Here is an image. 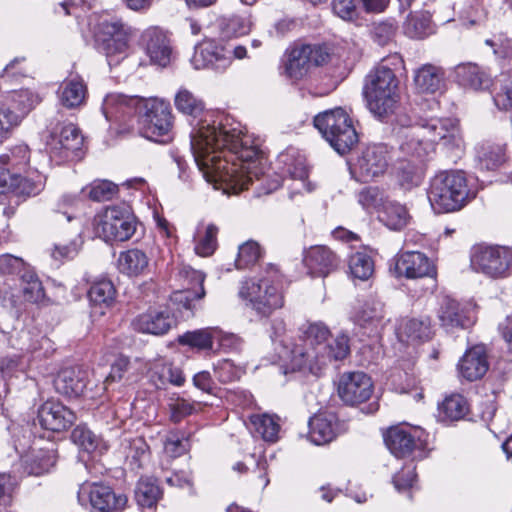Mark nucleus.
Segmentation results:
<instances>
[{
  "label": "nucleus",
  "mask_w": 512,
  "mask_h": 512,
  "mask_svg": "<svg viewBox=\"0 0 512 512\" xmlns=\"http://www.w3.org/2000/svg\"><path fill=\"white\" fill-rule=\"evenodd\" d=\"M191 151L203 178L237 194L264 173V153L259 141L232 126L210 124L206 119L191 123Z\"/></svg>",
  "instance_id": "f257e3e1"
},
{
  "label": "nucleus",
  "mask_w": 512,
  "mask_h": 512,
  "mask_svg": "<svg viewBox=\"0 0 512 512\" xmlns=\"http://www.w3.org/2000/svg\"><path fill=\"white\" fill-rule=\"evenodd\" d=\"M363 95L367 109L377 120L400 127L412 122L402 112L400 81L386 65L380 64L366 76Z\"/></svg>",
  "instance_id": "f03ea898"
},
{
  "label": "nucleus",
  "mask_w": 512,
  "mask_h": 512,
  "mask_svg": "<svg viewBox=\"0 0 512 512\" xmlns=\"http://www.w3.org/2000/svg\"><path fill=\"white\" fill-rule=\"evenodd\" d=\"M473 197L462 171H442L436 174L428 191L430 204L437 213L459 210Z\"/></svg>",
  "instance_id": "7ed1b4c3"
},
{
  "label": "nucleus",
  "mask_w": 512,
  "mask_h": 512,
  "mask_svg": "<svg viewBox=\"0 0 512 512\" xmlns=\"http://www.w3.org/2000/svg\"><path fill=\"white\" fill-rule=\"evenodd\" d=\"M314 126L340 155L350 152L358 143V134L352 119L340 107L316 115Z\"/></svg>",
  "instance_id": "20e7f679"
},
{
  "label": "nucleus",
  "mask_w": 512,
  "mask_h": 512,
  "mask_svg": "<svg viewBox=\"0 0 512 512\" xmlns=\"http://www.w3.org/2000/svg\"><path fill=\"white\" fill-rule=\"evenodd\" d=\"M330 334L329 329L323 323H310L303 330V339L300 344H295L290 350V362L293 369H308L312 373H316L326 365L325 355L322 353L326 350L325 341Z\"/></svg>",
  "instance_id": "39448f33"
},
{
  "label": "nucleus",
  "mask_w": 512,
  "mask_h": 512,
  "mask_svg": "<svg viewBox=\"0 0 512 512\" xmlns=\"http://www.w3.org/2000/svg\"><path fill=\"white\" fill-rule=\"evenodd\" d=\"M139 109L140 134L157 143L172 140L173 116L170 105L159 99H141Z\"/></svg>",
  "instance_id": "423d86ee"
},
{
  "label": "nucleus",
  "mask_w": 512,
  "mask_h": 512,
  "mask_svg": "<svg viewBox=\"0 0 512 512\" xmlns=\"http://www.w3.org/2000/svg\"><path fill=\"white\" fill-rule=\"evenodd\" d=\"M239 296L247 300L252 308L262 315H269L273 310L283 306L282 293L269 276L244 281Z\"/></svg>",
  "instance_id": "0eeeda50"
},
{
  "label": "nucleus",
  "mask_w": 512,
  "mask_h": 512,
  "mask_svg": "<svg viewBox=\"0 0 512 512\" xmlns=\"http://www.w3.org/2000/svg\"><path fill=\"white\" fill-rule=\"evenodd\" d=\"M82 145L83 136L72 123H57L46 139L50 158L58 164L79 158Z\"/></svg>",
  "instance_id": "6e6552de"
},
{
  "label": "nucleus",
  "mask_w": 512,
  "mask_h": 512,
  "mask_svg": "<svg viewBox=\"0 0 512 512\" xmlns=\"http://www.w3.org/2000/svg\"><path fill=\"white\" fill-rule=\"evenodd\" d=\"M471 267L489 278H505L512 269V248L499 245L478 246L471 255Z\"/></svg>",
  "instance_id": "1a4fd4ad"
},
{
  "label": "nucleus",
  "mask_w": 512,
  "mask_h": 512,
  "mask_svg": "<svg viewBox=\"0 0 512 512\" xmlns=\"http://www.w3.org/2000/svg\"><path fill=\"white\" fill-rule=\"evenodd\" d=\"M100 52L110 66L117 65L127 56L129 27L119 20L103 21L95 35Z\"/></svg>",
  "instance_id": "9d476101"
},
{
  "label": "nucleus",
  "mask_w": 512,
  "mask_h": 512,
  "mask_svg": "<svg viewBox=\"0 0 512 512\" xmlns=\"http://www.w3.org/2000/svg\"><path fill=\"white\" fill-rule=\"evenodd\" d=\"M96 229L105 241H127L135 233L136 222L128 206H110L100 216Z\"/></svg>",
  "instance_id": "9b49d317"
},
{
  "label": "nucleus",
  "mask_w": 512,
  "mask_h": 512,
  "mask_svg": "<svg viewBox=\"0 0 512 512\" xmlns=\"http://www.w3.org/2000/svg\"><path fill=\"white\" fill-rule=\"evenodd\" d=\"M424 134L434 146L454 153L456 156L463 150L464 142L458 123L452 118H430L423 123Z\"/></svg>",
  "instance_id": "f8f14e48"
},
{
  "label": "nucleus",
  "mask_w": 512,
  "mask_h": 512,
  "mask_svg": "<svg viewBox=\"0 0 512 512\" xmlns=\"http://www.w3.org/2000/svg\"><path fill=\"white\" fill-rule=\"evenodd\" d=\"M391 151L385 144H372L364 148L351 172L360 182L372 181L386 172Z\"/></svg>",
  "instance_id": "ddd939ff"
},
{
  "label": "nucleus",
  "mask_w": 512,
  "mask_h": 512,
  "mask_svg": "<svg viewBox=\"0 0 512 512\" xmlns=\"http://www.w3.org/2000/svg\"><path fill=\"white\" fill-rule=\"evenodd\" d=\"M176 279L181 289L173 293V301L186 310L193 311L196 308L195 302L203 299L206 294L203 286L205 274L189 265H181L178 267Z\"/></svg>",
  "instance_id": "4468645a"
},
{
  "label": "nucleus",
  "mask_w": 512,
  "mask_h": 512,
  "mask_svg": "<svg viewBox=\"0 0 512 512\" xmlns=\"http://www.w3.org/2000/svg\"><path fill=\"white\" fill-rule=\"evenodd\" d=\"M78 499L80 502L88 500L92 512H119L128 501L124 494H116L110 486L99 483L81 486Z\"/></svg>",
  "instance_id": "2eb2a0df"
},
{
  "label": "nucleus",
  "mask_w": 512,
  "mask_h": 512,
  "mask_svg": "<svg viewBox=\"0 0 512 512\" xmlns=\"http://www.w3.org/2000/svg\"><path fill=\"white\" fill-rule=\"evenodd\" d=\"M232 61V51L212 39L204 40L195 47L191 63L195 69L224 71Z\"/></svg>",
  "instance_id": "dca6fc26"
},
{
  "label": "nucleus",
  "mask_w": 512,
  "mask_h": 512,
  "mask_svg": "<svg viewBox=\"0 0 512 512\" xmlns=\"http://www.w3.org/2000/svg\"><path fill=\"white\" fill-rule=\"evenodd\" d=\"M391 271L395 277L407 279L434 278L437 274L433 262L419 251H405L397 255Z\"/></svg>",
  "instance_id": "f3484780"
},
{
  "label": "nucleus",
  "mask_w": 512,
  "mask_h": 512,
  "mask_svg": "<svg viewBox=\"0 0 512 512\" xmlns=\"http://www.w3.org/2000/svg\"><path fill=\"white\" fill-rule=\"evenodd\" d=\"M373 392L371 378L364 372L343 373L338 381V395L348 405L365 402Z\"/></svg>",
  "instance_id": "a211bd4d"
},
{
  "label": "nucleus",
  "mask_w": 512,
  "mask_h": 512,
  "mask_svg": "<svg viewBox=\"0 0 512 512\" xmlns=\"http://www.w3.org/2000/svg\"><path fill=\"white\" fill-rule=\"evenodd\" d=\"M422 433L419 429L409 427H391L384 435V441L394 456L404 458L423 448Z\"/></svg>",
  "instance_id": "6ab92c4d"
},
{
  "label": "nucleus",
  "mask_w": 512,
  "mask_h": 512,
  "mask_svg": "<svg viewBox=\"0 0 512 512\" xmlns=\"http://www.w3.org/2000/svg\"><path fill=\"white\" fill-rule=\"evenodd\" d=\"M140 45L151 63L166 67L172 57V47L166 33L158 27H149L143 31Z\"/></svg>",
  "instance_id": "aec40b11"
},
{
  "label": "nucleus",
  "mask_w": 512,
  "mask_h": 512,
  "mask_svg": "<svg viewBox=\"0 0 512 512\" xmlns=\"http://www.w3.org/2000/svg\"><path fill=\"white\" fill-rule=\"evenodd\" d=\"M37 418L42 428L53 432L67 430L77 419L74 411L56 400L44 402L38 409Z\"/></svg>",
  "instance_id": "412c9836"
},
{
  "label": "nucleus",
  "mask_w": 512,
  "mask_h": 512,
  "mask_svg": "<svg viewBox=\"0 0 512 512\" xmlns=\"http://www.w3.org/2000/svg\"><path fill=\"white\" fill-rule=\"evenodd\" d=\"M174 324L175 319L168 309H151L132 321L134 330L152 335H164Z\"/></svg>",
  "instance_id": "4be33fe9"
},
{
  "label": "nucleus",
  "mask_w": 512,
  "mask_h": 512,
  "mask_svg": "<svg viewBox=\"0 0 512 512\" xmlns=\"http://www.w3.org/2000/svg\"><path fill=\"white\" fill-rule=\"evenodd\" d=\"M53 384L57 393L68 398H76L81 396L86 388V373L78 368H64L58 372Z\"/></svg>",
  "instance_id": "5701e85b"
},
{
  "label": "nucleus",
  "mask_w": 512,
  "mask_h": 512,
  "mask_svg": "<svg viewBox=\"0 0 512 512\" xmlns=\"http://www.w3.org/2000/svg\"><path fill=\"white\" fill-rule=\"evenodd\" d=\"M454 73L457 83L465 89L486 91L493 84L491 76L474 63L459 64Z\"/></svg>",
  "instance_id": "b1692460"
},
{
  "label": "nucleus",
  "mask_w": 512,
  "mask_h": 512,
  "mask_svg": "<svg viewBox=\"0 0 512 512\" xmlns=\"http://www.w3.org/2000/svg\"><path fill=\"white\" fill-rule=\"evenodd\" d=\"M489 364L484 346L477 345L466 351L458 364L460 375L468 381L481 379Z\"/></svg>",
  "instance_id": "393cba45"
},
{
  "label": "nucleus",
  "mask_w": 512,
  "mask_h": 512,
  "mask_svg": "<svg viewBox=\"0 0 512 512\" xmlns=\"http://www.w3.org/2000/svg\"><path fill=\"white\" fill-rule=\"evenodd\" d=\"M304 262L314 276L325 277L339 265V259L326 246L311 247L305 254Z\"/></svg>",
  "instance_id": "a878e982"
},
{
  "label": "nucleus",
  "mask_w": 512,
  "mask_h": 512,
  "mask_svg": "<svg viewBox=\"0 0 512 512\" xmlns=\"http://www.w3.org/2000/svg\"><path fill=\"white\" fill-rule=\"evenodd\" d=\"M409 128L401 138L400 150L416 158H424L434 152V146L429 142L427 135L424 134L423 124L416 126H406Z\"/></svg>",
  "instance_id": "bb28decb"
},
{
  "label": "nucleus",
  "mask_w": 512,
  "mask_h": 512,
  "mask_svg": "<svg viewBox=\"0 0 512 512\" xmlns=\"http://www.w3.org/2000/svg\"><path fill=\"white\" fill-rule=\"evenodd\" d=\"M338 420L334 413H319L309 421V437L316 445L331 442L338 433Z\"/></svg>",
  "instance_id": "cd10ccee"
},
{
  "label": "nucleus",
  "mask_w": 512,
  "mask_h": 512,
  "mask_svg": "<svg viewBox=\"0 0 512 512\" xmlns=\"http://www.w3.org/2000/svg\"><path fill=\"white\" fill-rule=\"evenodd\" d=\"M413 80L419 93L435 94L444 87L445 72L442 67L427 63L415 70Z\"/></svg>",
  "instance_id": "c85d7f7f"
},
{
  "label": "nucleus",
  "mask_w": 512,
  "mask_h": 512,
  "mask_svg": "<svg viewBox=\"0 0 512 512\" xmlns=\"http://www.w3.org/2000/svg\"><path fill=\"white\" fill-rule=\"evenodd\" d=\"M438 318L441 325L447 329L467 328L471 325V320L467 316L465 308L456 300L450 297H444L439 311Z\"/></svg>",
  "instance_id": "c756f323"
},
{
  "label": "nucleus",
  "mask_w": 512,
  "mask_h": 512,
  "mask_svg": "<svg viewBox=\"0 0 512 512\" xmlns=\"http://www.w3.org/2000/svg\"><path fill=\"white\" fill-rule=\"evenodd\" d=\"M431 335V322L428 317L402 319L397 328L398 339L405 343L426 341Z\"/></svg>",
  "instance_id": "7c9ffc66"
},
{
  "label": "nucleus",
  "mask_w": 512,
  "mask_h": 512,
  "mask_svg": "<svg viewBox=\"0 0 512 512\" xmlns=\"http://www.w3.org/2000/svg\"><path fill=\"white\" fill-rule=\"evenodd\" d=\"M141 99L128 97L120 93H110L103 101L102 111L108 121H117L138 107Z\"/></svg>",
  "instance_id": "2f4dec72"
},
{
  "label": "nucleus",
  "mask_w": 512,
  "mask_h": 512,
  "mask_svg": "<svg viewBox=\"0 0 512 512\" xmlns=\"http://www.w3.org/2000/svg\"><path fill=\"white\" fill-rule=\"evenodd\" d=\"M58 94L63 106L76 108L84 104L87 97V86L81 77L74 76L63 81Z\"/></svg>",
  "instance_id": "473e14b6"
},
{
  "label": "nucleus",
  "mask_w": 512,
  "mask_h": 512,
  "mask_svg": "<svg viewBox=\"0 0 512 512\" xmlns=\"http://www.w3.org/2000/svg\"><path fill=\"white\" fill-rule=\"evenodd\" d=\"M56 458L53 448H33L23 457V463L29 474L38 476L49 472L55 465Z\"/></svg>",
  "instance_id": "72a5a7b5"
},
{
  "label": "nucleus",
  "mask_w": 512,
  "mask_h": 512,
  "mask_svg": "<svg viewBox=\"0 0 512 512\" xmlns=\"http://www.w3.org/2000/svg\"><path fill=\"white\" fill-rule=\"evenodd\" d=\"M117 265L122 274L139 276L148 269L149 258L143 250L132 248L119 254Z\"/></svg>",
  "instance_id": "f704fd0d"
},
{
  "label": "nucleus",
  "mask_w": 512,
  "mask_h": 512,
  "mask_svg": "<svg viewBox=\"0 0 512 512\" xmlns=\"http://www.w3.org/2000/svg\"><path fill=\"white\" fill-rule=\"evenodd\" d=\"M41 102L38 94L28 89L14 91L11 95V107L4 108L8 114L17 118L16 127Z\"/></svg>",
  "instance_id": "c9c22d12"
},
{
  "label": "nucleus",
  "mask_w": 512,
  "mask_h": 512,
  "mask_svg": "<svg viewBox=\"0 0 512 512\" xmlns=\"http://www.w3.org/2000/svg\"><path fill=\"white\" fill-rule=\"evenodd\" d=\"M280 161L285 164L286 172L290 175L291 179L298 180L300 182L297 191L301 190L311 191L310 184L306 182L308 178V167L306 164V158L295 150H289L284 154L280 155Z\"/></svg>",
  "instance_id": "e433bc0d"
},
{
  "label": "nucleus",
  "mask_w": 512,
  "mask_h": 512,
  "mask_svg": "<svg viewBox=\"0 0 512 512\" xmlns=\"http://www.w3.org/2000/svg\"><path fill=\"white\" fill-rule=\"evenodd\" d=\"M120 449L132 470L141 468L149 458V447L142 437L124 438Z\"/></svg>",
  "instance_id": "4c0bfd02"
},
{
  "label": "nucleus",
  "mask_w": 512,
  "mask_h": 512,
  "mask_svg": "<svg viewBox=\"0 0 512 512\" xmlns=\"http://www.w3.org/2000/svg\"><path fill=\"white\" fill-rule=\"evenodd\" d=\"M385 317L384 304L375 298L365 301L355 315V321L363 328L376 331Z\"/></svg>",
  "instance_id": "58836bf2"
},
{
  "label": "nucleus",
  "mask_w": 512,
  "mask_h": 512,
  "mask_svg": "<svg viewBox=\"0 0 512 512\" xmlns=\"http://www.w3.org/2000/svg\"><path fill=\"white\" fill-rule=\"evenodd\" d=\"M88 298L93 306L110 307L116 298V288L113 282L105 277L94 280L88 291Z\"/></svg>",
  "instance_id": "ea45409f"
},
{
  "label": "nucleus",
  "mask_w": 512,
  "mask_h": 512,
  "mask_svg": "<svg viewBox=\"0 0 512 512\" xmlns=\"http://www.w3.org/2000/svg\"><path fill=\"white\" fill-rule=\"evenodd\" d=\"M19 279L20 292L25 302L39 303L44 299L45 292L42 282L31 268L24 270Z\"/></svg>",
  "instance_id": "a19ab883"
},
{
  "label": "nucleus",
  "mask_w": 512,
  "mask_h": 512,
  "mask_svg": "<svg viewBox=\"0 0 512 512\" xmlns=\"http://www.w3.org/2000/svg\"><path fill=\"white\" fill-rule=\"evenodd\" d=\"M162 491L152 477H142L135 489V499L139 506L152 508L161 498Z\"/></svg>",
  "instance_id": "79ce46f5"
},
{
  "label": "nucleus",
  "mask_w": 512,
  "mask_h": 512,
  "mask_svg": "<svg viewBox=\"0 0 512 512\" xmlns=\"http://www.w3.org/2000/svg\"><path fill=\"white\" fill-rule=\"evenodd\" d=\"M29 154L28 146H15L8 153L0 155V165L8 168L11 174L18 179V174L23 171L29 163Z\"/></svg>",
  "instance_id": "37998d69"
},
{
  "label": "nucleus",
  "mask_w": 512,
  "mask_h": 512,
  "mask_svg": "<svg viewBox=\"0 0 512 512\" xmlns=\"http://www.w3.org/2000/svg\"><path fill=\"white\" fill-rule=\"evenodd\" d=\"M405 34L414 39H422L432 33L430 15L427 12L411 13L404 23Z\"/></svg>",
  "instance_id": "c03bdc74"
},
{
  "label": "nucleus",
  "mask_w": 512,
  "mask_h": 512,
  "mask_svg": "<svg viewBox=\"0 0 512 512\" xmlns=\"http://www.w3.org/2000/svg\"><path fill=\"white\" fill-rule=\"evenodd\" d=\"M71 439L82 450L88 453L96 451L101 453L106 449L105 443L85 425L76 426L71 433Z\"/></svg>",
  "instance_id": "a18cd8bd"
},
{
  "label": "nucleus",
  "mask_w": 512,
  "mask_h": 512,
  "mask_svg": "<svg viewBox=\"0 0 512 512\" xmlns=\"http://www.w3.org/2000/svg\"><path fill=\"white\" fill-rule=\"evenodd\" d=\"M217 337V328L189 331L178 337V342L200 350L212 349Z\"/></svg>",
  "instance_id": "49530a36"
},
{
  "label": "nucleus",
  "mask_w": 512,
  "mask_h": 512,
  "mask_svg": "<svg viewBox=\"0 0 512 512\" xmlns=\"http://www.w3.org/2000/svg\"><path fill=\"white\" fill-rule=\"evenodd\" d=\"M476 159L482 170H495L504 162V150L500 145L482 144L477 148Z\"/></svg>",
  "instance_id": "de8ad7c7"
},
{
  "label": "nucleus",
  "mask_w": 512,
  "mask_h": 512,
  "mask_svg": "<svg viewBox=\"0 0 512 512\" xmlns=\"http://www.w3.org/2000/svg\"><path fill=\"white\" fill-rule=\"evenodd\" d=\"M176 109L194 119L198 118L204 111L203 101L186 88H181L175 95Z\"/></svg>",
  "instance_id": "09e8293b"
},
{
  "label": "nucleus",
  "mask_w": 512,
  "mask_h": 512,
  "mask_svg": "<svg viewBox=\"0 0 512 512\" xmlns=\"http://www.w3.org/2000/svg\"><path fill=\"white\" fill-rule=\"evenodd\" d=\"M348 267L351 275L361 281H367L374 273V261L365 251L353 253L349 258Z\"/></svg>",
  "instance_id": "8fccbe9b"
},
{
  "label": "nucleus",
  "mask_w": 512,
  "mask_h": 512,
  "mask_svg": "<svg viewBox=\"0 0 512 512\" xmlns=\"http://www.w3.org/2000/svg\"><path fill=\"white\" fill-rule=\"evenodd\" d=\"M301 46L293 48L285 64V71L289 78L301 79L311 67V64Z\"/></svg>",
  "instance_id": "3c124183"
},
{
  "label": "nucleus",
  "mask_w": 512,
  "mask_h": 512,
  "mask_svg": "<svg viewBox=\"0 0 512 512\" xmlns=\"http://www.w3.org/2000/svg\"><path fill=\"white\" fill-rule=\"evenodd\" d=\"M381 222L391 230L403 229L409 221V214L405 206L399 203H388L380 216Z\"/></svg>",
  "instance_id": "603ef678"
},
{
  "label": "nucleus",
  "mask_w": 512,
  "mask_h": 512,
  "mask_svg": "<svg viewBox=\"0 0 512 512\" xmlns=\"http://www.w3.org/2000/svg\"><path fill=\"white\" fill-rule=\"evenodd\" d=\"M250 420L257 433L260 434L265 441H277L280 431L278 418L263 414L253 415Z\"/></svg>",
  "instance_id": "864d4df0"
},
{
  "label": "nucleus",
  "mask_w": 512,
  "mask_h": 512,
  "mask_svg": "<svg viewBox=\"0 0 512 512\" xmlns=\"http://www.w3.org/2000/svg\"><path fill=\"white\" fill-rule=\"evenodd\" d=\"M440 412L451 421L462 419L468 412L466 399L459 394H453L445 398L440 406Z\"/></svg>",
  "instance_id": "5fc2aeb1"
},
{
  "label": "nucleus",
  "mask_w": 512,
  "mask_h": 512,
  "mask_svg": "<svg viewBox=\"0 0 512 512\" xmlns=\"http://www.w3.org/2000/svg\"><path fill=\"white\" fill-rule=\"evenodd\" d=\"M397 177L402 187L410 189L421 184L422 170L415 163L404 161L398 167Z\"/></svg>",
  "instance_id": "6e6d98bb"
},
{
  "label": "nucleus",
  "mask_w": 512,
  "mask_h": 512,
  "mask_svg": "<svg viewBox=\"0 0 512 512\" xmlns=\"http://www.w3.org/2000/svg\"><path fill=\"white\" fill-rule=\"evenodd\" d=\"M86 189L89 198L97 202L111 200L118 192V186L108 180H95Z\"/></svg>",
  "instance_id": "4d7b16f0"
},
{
  "label": "nucleus",
  "mask_w": 512,
  "mask_h": 512,
  "mask_svg": "<svg viewBox=\"0 0 512 512\" xmlns=\"http://www.w3.org/2000/svg\"><path fill=\"white\" fill-rule=\"evenodd\" d=\"M25 363L18 355L7 356L0 359V379L9 381L13 377L18 378L24 374Z\"/></svg>",
  "instance_id": "13d9d810"
},
{
  "label": "nucleus",
  "mask_w": 512,
  "mask_h": 512,
  "mask_svg": "<svg viewBox=\"0 0 512 512\" xmlns=\"http://www.w3.org/2000/svg\"><path fill=\"white\" fill-rule=\"evenodd\" d=\"M217 233L218 228L215 225L209 224L206 227L204 234L199 235L195 244L194 250L197 255L207 257L213 254L217 246Z\"/></svg>",
  "instance_id": "bf43d9fd"
},
{
  "label": "nucleus",
  "mask_w": 512,
  "mask_h": 512,
  "mask_svg": "<svg viewBox=\"0 0 512 512\" xmlns=\"http://www.w3.org/2000/svg\"><path fill=\"white\" fill-rule=\"evenodd\" d=\"M261 255V249L257 242L247 241L239 247L236 267L238 269L246 268L258 261Z\"/></svg>",
  "instance_id": "052dcab7"
},
{
  "label": "nucleus",
  "mask_w": 512,
  "mask_h": 512,
  "mask_svg": "<svg viewBox=\"0 0 512 512\" xmlns=\"http://www.w3.org/2000/svg\"><path fill=\"white\" fill-rule=\"evenodd\" d=\"M155 374H158L161 385L171 383L176 386H182L185 382L182 370L170 363H160L155 366Z\"/></svg>",
  "instance_id": "680f3d73"
},
{
  "label": "nucleus",
  "mask_w": 512,
  "mask_h": 512,
  "mask_svg": "<svg viewBox=\"0 0 512 512\" xmlns=\"http://www.w3.org/2000/svg\"><path fill=\"white\" fill-rule=\"evenodd\" d=\"M349 339L346 335L337 336L332 343L326 344L325 355L326 364L332 360H342L349 354Z\"/></svg>",
  "instance_id": "e2e57ef3"
},
{
  "label": "nucleus",
  "mask_w": 512,
  "mask_h": 512,
  "mask_svg": "<svg viewBox=\"0 0 512 512\" xmlns=\"http://www.w3.org/2000/svg\"><path fill=\"white\" fill-rule=\"evenodd\" d=\"M485 43L493 49L496 56L507 60L508 66H512V40L498 36L494 39H487Z\"/></svg>",
  "instance_id": "0e129e2a"
},
{
  "label": "nucleus",
  "mask_w": 512,
  "mask_h": 512,
  "mask_svg": "<svg viewBox=\"0 0 512 512\" xmlns=\"http://www.w3.org/2000/svg\"><path fill=\"white\" fill-rule=\"evenodd\" d=\"M28 267L23 259L11 254H3L0 256V273L1 274H18L19 276Z\"/></svg>",
  "instance_id": "69168bd1"
},
{
  "label": "nucleus",
  "mask_w": 512,
  "mask_h": 512,
  "mask_svg": "<svg viewBox=\"0 0 512 512\" xmlns=\"http://www.w3.org/2000/svg\"><path fill=\"white\" fill-rule=\"evenodd\" d=\"M214 372L218 380L222 383L233 382L241 376V370L227 359L219 362L215 366Z\"/></svg>",
  "instance_id": "338daca9"
},
{
  "label": "nucleus",
  "mask_w": 512,
  "mask_h": 512,
  "mask_svg": "<svg viewBox=\"0 0 512 512\" xmlns=\"http://www.w3.org/2000/svg\"><path fill=\"white\" fill-rule=\"evenodd\" d=\"M169 410L171 420L177 423L184 419L186 416L191 415L194 411V406L192 403L183 398H177L170 401Z\"/></svg>",
  "instance_id": "774afa93"
}]
</instances>
